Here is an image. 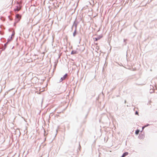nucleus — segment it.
<instances>
[{
  "mask_svg": "<svg viewBox=\"0 0 157 157\" xmlns=\"http://www.w3.org/2000/svg\"><path fill=\"white\" fill-rule=\"evenodd\" d=\"M17 4H19V6L18 7V6H16V8L14 9V10L15 12H17L20 11L21 10V6H20L18 2H17Z\"/></svg>",
  "mask_w": 157,
  "mask_h": 157,
  "instance_id": "nucleus-1",
  "label": "nucleus"
},
{
  "mask_svg": "<svg viewBox=\"0 0 157 157\" xmlns=\"http://www.w3.org/2000/svg\"><path fill=\"white\" fill-rule=\"evenodd\" d=\"M67 74H66L65 75H64V76L61 77L60 79L59 82H62L63 81L65 80L67 77Z\"/></svg>",
  "mask_w": 157,
  "mask_h": 157,
  "instance_id": "nucleus-2",
  "label": "nucleus"
},
{
  "mask_svg": "<svg viewBox=\"0 0 157 157\" xmlns=\"http://www.w3.org/2000/svg\"><path fill=\"white\" fill-rule=\"evenodd\" d=\"M21 18V16L19 14H17L15 16V19H19V21Z\"/></svg>",
  "mask_w": 157,
  "mask_h": 157,
  "instance_id": "nucleus-3",
  "label": "nucleus"
},
{
  "mask_svg": "<svg viewBox=\"0 0 157 157\" xmlns=\"http://www.w3.org/2000/svg\"><path fill=\"white\" fill-rule=\"evenodd\" d=\"M78 24V22L76 21H75L74 22V23L73 25V26H75V29H76V30H77V26Z\"/></svg>",
  "mask_w": 157,
  "mask_h": 157,
  "instance_id": "nucleus-4",
  "label": "nucleus"
},
{
  "mask_svg": "<svg viewBox=\"0 0 157 157\" xmlns=\"http://www.w3.org/2000/svg\"><path fill=\"white\" fill-rule=\"evenodd\" d=\"M102 37V35H99L97 37H96L95 38V41H97L98 40H99Z\"/></svg>",
  "mask_w": 157,
  "mask_h": 157,
  "instance_id": "nucleus-5",
  "label": "nucleus"
},
{
  "mask_svg": "<svg viewBox=\"0 0 157 157\" xmlns=\"http://www.w3.org/2000/svg\"><path fill=\"white\" fill-rule=\"evenodd\" d=\"M6 48V47L4 46L3 45H2L1 47L0 46V49L2 50V51H4Z\"/></svg>",
  "mask_w": 157,
  "mask_h": 157,
  "instance_id": "nucleus-6",
  "label": "nucleus"
},
{
  "mask_svg": "<svg viewBox=\"0 0 157 157\" xmlns=\"http://www.w3.org/2000/svg\"><path fill=\"white\" fill-rule=\"evenodd\" d=\"M128 152H124L121 157H125V156L128 155Z\"/></svg>",
  "mask_w": 157,
  "mask_h": 157,
  "instance_id": "nucleus-7",
  "label": "nucleus"
},
{
  "mask_svg": "<svg viewBox=\"0 0 157 157\" xmlns=\"http://www.w3.org/2000/svg\"><path fill=\"white\" fill-rule=\"evenodd\" d=\"M77 34V30L75 29L74 33H73V36L74 37H75Z\"/></svg>",
  "mask_w": 157,
  "mask_h": 157,
  "instance_id": "nucleus-8",
  "label": "nucleus"
},
{
  "mask_svg": "<svg viewBox=\"0 0 157 157\" xmlns=\"http://www.w3.org/2000/svg\"><path fill=\"white\" fill-rule=\"evenodd\" d=\"M19 21V19H15V21L14 23V25L15 26L16 24Z\"/></svg>",
  "mask_w": 157,
  "mask_h": 157,
  "instance_id": "nucleus-9",
  "label": "nucleus"
},
{
  "mask_svg": "<svg viewBox=\"0 0 157 157\" xmlns=\"http://www.w3.org/2000/svg\"><path fill=\"white\" fill-rule=\"evenodd\" d=\"M77 52L76 51L73 50L71 52V54L73 55V54H76L77 53Z\"/></svg>",
  "mask_w": 157,
  "mask_h": 157,
  "instance_id": "nucleus-10",
  "label": "nucleus"
},
{
  "mask_svg": "<svg viewBox=\"0 0 157 157\" xmlns=\"http://www.w3.org/2000/svg\"><path fill=\"white\" fill-rule=\"evenodd\" d=\"M12 40V36H11L10 38H9L7 40L8 43L9 42L11 41Z\"/></svg>",
  "mask_w": 157,
  "mask_h": 157,
  "instance_id": "nucleus-11",
  "label": "nucleus"
},
{
  "mask_svg": "<svg viewBox=\"0 0 157 157\" xmlns=\"http://www.w3.org/2000/svg\"><path fill=\"white\" fill-rule=\"evenodd\" d=\"M140 132V130L139 129L136 130L135 131V134L136 135H138Z\"/></svg>",
  "mask_w": 157,
  "mask_h": 157,
  "instance_id": "nucleus-12",
  "label": "nucleus"
},
{
  "mask_svg": "<svg viewBox=\"0 0 157 157\" xmlns=\"http://www.w3.org/2000/svg\"><path fill=\"white\" fill-rule=\"evenodd\" d=\"M127 40V39H124V45H126L127 42H126V41Z\"/></svg>",
  "mask_w": 157,
  "mask_h": 157,
  "instance_id": "nucleus-13",
  "label": "nucleus"
},
{
  "mask_svg": "<svg viewBox=\"0 0 157 157\" xmlns=\"http://www.w3.org/2000/svg\"><path fill=\"white\" fill-rule=\"evenodd\" d=\"M14 35H15V32H14V31H13L12 33V34L11 35V36H12H12H14Z\"/></svg>",
  "mask_w": 157,
  "mask_h": 157,
  "instance_id": "nucleus-14",
  "label": "nucleus"
},
{
  "mask_svg": "<svg viewBox=\"0 0 157 157\" xmlns=\"http://www.w3.org/2000/svg\"><path fill=\"white\" fill-rule=\"evenodd\" d=\"M8 42H6V43H5L4 44V45H3L4 46H5V47H6V46L7 45V44H8Z\"/></svg>",
  "mask_w": 157,
  "mask_h": 157,
  "instance_id": "nucleus-15",
  "label": "nucleus"
},
{
  "mask_svg": "<svg viewBox=\"0 0 157 157\" xmlns=\"http://www.w3.org/2000/svg\"><path fill=\"white\" fill-rule=\"evenodd\" d=\"M149 125H150V124H147L146 125H145L144 126V127H147V126H149Z\"/></svg>",
  "mask_w": 157,
  "mask_h": 157,
  "instance_id": "nucleus-16",
  "label": "nucleus"
},
{
  "mask_svg": "<svg viewBox=\"0 0 157 157\" xmlns=\"http://www.w3.org/2000/svg\"><path fill=\"white\" fill-rule=\"evenodd\" d=\"M135 114L136 115H138V112L137 111H136L135 112Z\"/></svg>",
  "mask_w": 157,
  "mask_h": 157,
  "instance_id": "nucleus-17",
  "label": "nucleus"
},
{
  "mask_svg": "<svg viewBox=\"0 0 157 157\" xmlns=\"http://www.w3.org/2000/svg\"><path fill=\"white\" fill-rule=\"evenodd\" d=\"M73 27H74V26H73V25H72V27H71V28L72 30V29H73Z\"/></svg>",
  "mask_w": 157,
  "mask_h": 157,
  "instance_id": "nucleus-18",
  "label": "nucleus"
},
{
  "mask_svg": "<svg viewBox=\"0 0 157 157\" xmlns=\"http://www.w3.org/2000/svg\"><path fill=\"white\" fill-rule=\"evenodd\" d=\"M119 97V95H116V97Z\"/></svg>",
  "mask_w": 157,
  "mask_h": 157,
  "instance_id": "nucleus-19",
  "label": "nucleus"
},
{
  "mask_svg": "<svg viewBox=\"0 0 157 157\" xmlns=\"http://www.w3.org/2000/svg\"><path fill=\"white\" fill-rule=\"evenodd\" d=\"M144 128H145V127H144V126H143L142 128V130H143Z\"/></svg>",
  "mask_w": 157,
  "mask_h": 157,
  "instance_id": "nucleus-20",
  "label": "nucleus"
},
{
  "mask_svg": "<svg viewBox=\"0 0 157 157\" xmlns=\"http://www.w3.org/2000/svg\"><path fill=\"white\" fill-rule=\"evenodd\" d=\"M79 148H81V146H80V144L79 143Z\"/></svg>",
  "mask_w": 157,
  "mask_h": 157,
  "instance_id": "nucleus-21",
  "label": "nucleus"
},
{
  "mask_svg": "<svg viewBox=\"0 0 157 157\" xmlns=\"http://www.w3.org/2000/svg\"><path fill=\"white\" fill-rule=\"evenodd\" d=\"M139 137H140V139H142V138L140 137L141 136H139Z\"/></svg>",
  "mask_w": 157,
  "mask_h": 157,
  "instance_id": "nucleus-22",
  "label": "nucleus"
},
{
  "mask_svg": "<svg viewBox=\"0 0 157 157\" xmlns=\"http://www.w3.org/2000/svg\"><path fill=\"white\" fill-rule=\"evenodd\" d=\"M9 31H10V29H9Z\"/></svg>",
  "mask_w": 157,
  "mask_h": 157,
  "instance_id": "nucleus-23",
  "label": "nucleus"
},
{
  "mask_svg": "<svg viewBox=\"0 0 157 157\" xmlns=\"http://www.w3.org/2000/svg\"><path fill=\"white\" fill-rule=\"evenodd\" d=\"M126 100H125V101H124V103H126Z\"/></svg>",
  "mask_w": 157,
  "mask_h": 157,
  "instance_id": "nucleus-24",
  "label": "nucleus"
}]
</instances>
